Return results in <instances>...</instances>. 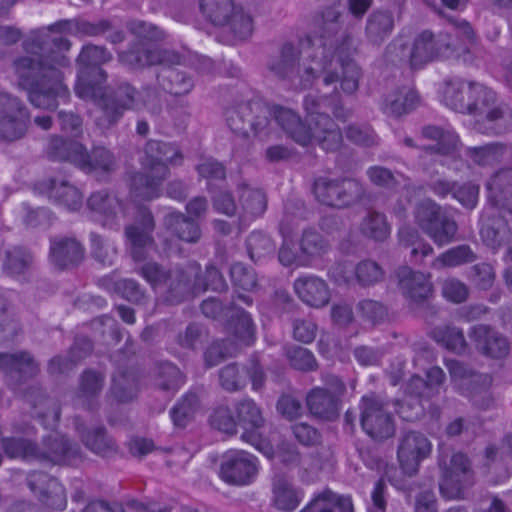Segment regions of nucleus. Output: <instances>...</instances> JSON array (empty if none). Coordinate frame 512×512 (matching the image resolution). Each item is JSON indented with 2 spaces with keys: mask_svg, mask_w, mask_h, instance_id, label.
Segmentation results:
<instances>
[{
  "mask_svg": "<svg viewBox=\"0 0 512 512\" xmlns=\"http://www.w3.org/2000/svg\"><path fill=\"white\" fill-rule=\"evenodd\" d=\"M308 125L291 109L275 106L270 108L258 101H251V116L248 118L249 134L266 137L270 134V117L296 143L305 146L315 140L327 151L338 149L342 143V134L329 117L328 111L341 121L350 116V111L339 103L332 104L328 96L307 95L303 102Z\"/></svg>",
  "mask_w": 512,
  "mask_h": 512,
  "instance_id": "f257e3e1",
  "label": "nucleus"
},
{
  "mask_svg": "<svg viewBox=\"0 0 512 512\" xmlns=\"http://www.w3.org/2000/svg\"><path fill=\"white\" fill-rule=\"evenodd\" d=\"M23 45L31 56L20 57L14 62L20 84L28 90L33 106L55 109L56 98L68 94L59 67L68 65V59L61 52L69 50L71 43L62 36L52 37L49 30L40 29Z\"/></svg>",
  "mask_w": 512,
  "mask_h": 512,
  "instance_id": "f03ea898",
  "label": "nucleus"
},
{
  "mask_svg": "<svg viewBox=\"0 0 512 512\" xmlns=\"http://www.w3.org/2000/svg\"><path fill=\"white\" fill-rule=\"evenodd\" d=\"M267 67L275 77L296 89L310 88L319 77L323 78L326 86L340 79L339 61L320 45H308L300 50L291 43H285L270 58Z\"/></svg>",
  "mask_w": 512,
  "mask_h": 512,
  "instance_id": "7ed1b4c3",
  "label": "nucleus"
},
{
  "mask_svg": "<svg viewBox=\"0 0 512 512\" xmlns=\"http://www.w3.org/2000/svg\"><path fill=\"white\" fill-rule=\"evenodd\" d=\"M181 160L182 155L176 145L158 140L147 141L139 159L143 172L130 176L131 195L148 201L160 197L163 182L170 175L169 165H177Z\"/></svg>",
  "mask_w": 512,
  "mask_h": 512,
  "instance_id": "20e7f679",
  "label": "nucleus"
},
{
  "mask_svg": "<svg viewBox=\"0 0 512 512\" xmlns=\"http://www.w3.org/2000/svg\"><path fill=\"white\" fill-rule=\"evenodd\" d=\"M342 14L333 7H329L316 14L313 20V38L308 39V45L325 46L327 54L339 61V69L342 71L341 88L347 94H352L358 89L361 75L359 67L349 59L351 54L352 39L344 36L341 43L334 39L341 29Z\"/></svg>",
  "mask_w": 512,
  "mask_h": 512,
  "instance_id": "39448f33",
  "label": "nucleus"
},
{
  "mask_svg": "<svg viewBox=\"0 0 512 512\" xmlns=\"http://www.w3.org/2000/svg\"><path fill=\"white\" fill-rule=\"evenodd\" d=\"M142 107L152 113L158 112L160 100L157 91L150 87L138 91L128 83H122L98 99L95 123L102 130L110 129L118 123L125 111Z\"/></svg>",
  "mask_w": 512,
  "mask_h": 512,
  "instance_id": "423d86ee",
  "label": "nucleus"
},
{
  "mask_svg": "<svg viewBox=\"0 0 512 512\" xmlns=\"http://www.w3.org/2000/svg\"><path fill=\"white\" fill-rule=\"evenodd\" d=\"M198 272L199 265L196 263L172 269L154 261L143 264L138 271L153 290L161 294L169 304H178L190 298L193 291L192 279Z\"/></svg>",
  "mask_w": 512,
  "mask_h": 512,
  "instance_id": "0eeeda50",
  "label": "nucleus"
},
{
  "mask_svg": "<svg viewBox=\"0 0 512 512\" xmlns=\"http://www.w3.org/2000/svg\"><path fill=\"white\" fill-rule=\"evenodd\" d=\"M471 111L475 129L484 134L499 135L512 128V110L499 103L494 91L476 82L472 86Z\"/></svg>",
  "mask_w": 512,
  "mask_h": 512,
  "instance_id": "6e6552de",
  "label": "nucleus"
},
{
  "mask_svg": "<svg viewBox=\"0 0 512 512\" xmlns=\"http://www.w3.org/2000/svg\"><path fill=\"white\" fill-rule=\"evenodd\" d=\"M112 55L103 47L95 45L85 46L78 56V79L75 85V93L82 99H91L97 106V101L109 89H103L101 84L106 81V73L100 67L110 61Z\"/></svg>",
  "mask_w": 512,
  "mask_h": 512,
  "instance_id": "1a4fd4ad",
  "label": "nucleus"
},
{
  "mask_svg": "<svg viewBox=\"0 0 512 512\" xmlns=\"http://www.w3.org/2000/svg\"><path fill=\"white\" fill-rule=\"evenodd\" d=\"M419 228L439 247L455 240L458 225L454 218L431 199L419 202L414 212Z\"/></svg>",
  "mask_w": 512,
  "mask_h": 512,
  "instance_id": "9d476101",
  "label": "nucleus"
},
{
  "mask_svg": "<svg viewBox=\"0 0 512 512\" xmlns=\"http://www.w3.org/2000/svg\"><path fill=\"white\" fill-rule=\"evenodd\" d=\"M439 465L442 478L440 492L447 499H460L464 492L473 484V472L467 457L461 453L453 454L449 459L443 454Z\"/></svg>",
  "mask_w": 512,
  "mask_h": 512,
  "instance_id": "9b49d317",
  "label": "nucleus"
},
{
  "mask_svg": "<svg viewBox=\"0 0 512 512\" xmlns=\"http://www.w3.org/2000/svg\"><path fill=\"white\" fill-rule=\"evenodd\" d=\"M313 190L319 202L337 208L357 202L364 194L362 184L351 178L319 177L314 182Z\"/></svg>",
  "mask_w": 512,
  "mask_h": 512,
  "instance_id": "f8f14e48",
  "label": "nucleus"
},
{
  "mask_svg": "<svg viewBox=\"0 0 512 512\" xmlns=\"http://www.w3.org/2000/svg\"><path fill=\"white\" fill-rule=\"evenodd\" d=\"M450 46V42L444 39L443 34L434 39L430 31H423L414 39L410 48L404 47L399 40H394L388 46V50L401 48L400 58H407L413 68H418L437 56H449Z\"/></svg>",
  "mask_w": 512,
  "mask_h": 512,
  "instance_id": "ddd939ff",
  "label": "nucleus"
},
{
  "mask_svg": "<svg viewBox=\"0 0 512 512\" xmlns=\"http://www.w3.org/2000/svg\"><path fill=\"white\" fill-rule=\"evenodd\" d=\"M448 368L452 380L471 398L475 406L485 410L492 404L489 393L492 378L488 374L476 373L457 361H451Z\"/></svg>",
  "mask_w": 512,
  "mask_h": 512,
  "instance_id": "4468645a",
  "label": "nucleus"
},
{
  "mask_svg": "<svg viewBox=\"0 0 512 512\" xmlns=\"http://www.w3.org/2000/svg\"><path fill=\"white\" fill-rule=\"evenodd\" d=\"M259 471L258 459L244 450H229L223 456L220 468L221 478L233 485L251 484Z\"/></svg>",
  "mask_w": 512,
  "mask_h": 512,
  "instance_id": "2eb2a0df",
  "label": "nucleus"
},
{
  "mask_svg": "<svg viewBox=\"0 0 512 512\" xmlns=\"http://www.w3.org/2000/svg\"><path fill=\"white\" fill-rule=\"evenodd\" d=\"M154 229L155 222L151 211L147 208H139L135 222L125 227V237L134 261L146 259L147 250L154 244L152 235Z\"/></svg>",
  "mask_w": 512,
  "mask_h": 512,
  "instance_id": "dca6fc26",
  "label": "nucleus"
},
{
  "mask_svg": "<svg viewBox=\"0 0 512 512\" xmlns=\"http://www.w3.org/2000/svg\"><path fill=\"white\" fill-rule=\"evenodd\" d=\"M432 451L429 439L419 432L406 433L399 442L397 458L400 469L409 475H415L420 463L427 458Z\"/></svg>",
  "mask_w": 512,
  "mask_h": 512,
  "instance_id": "f3484780",
  "label": "nucleus"
},
{
  "mask_svg": "<svg viewBox=\"0 0 512 512\" xmlns=\"http://www.w3.org/2000/svg\"><path fill=\"white\" fill-rule=\"evenodd\" d=\"M28 113L17 98L0 93V138L14 141L26 131Z\"/></svg>",
  "mask_w": 512,
  "mask_h": 512,
  "instance_id": "a211bd4d",
  "label": "nucleus"
},
{
  "mask_svg": "<svg viewBox=\"0 0 512 512\" xmlns=\"http://www.w3.org/2000/svg\"><path fill=\"white\" fill-rule=\"evenodd\" d=\"M87 206L103 227H119L120 219L126 215L125 204L107 190L92 193Z\"/></svg>",
  "mask_w": 512,
  "mask_h": 512,
  "instance_id": "6ab92c4d",
  "label": "nucleus"
},
{
  "mask_svg": "<svg viewBox=\"0 0 512 512\" xmlns=\"http://www.w3.org/2000/svg\"><path fill=\"white\" fill-rule=\"evenodd\" d=\"M331 273L337 282L349 283L355 280L362 287L374 286L384 280L385 272L379 263L364 259L357 263L353 273L347 263H339L332 268Z\"/></svg>",
  "mask_w": 512,
  "mask_h": 512,
  "instance_id": "aec40b11",
  "label": "nucleus"
},
{
  "mask_svg": "<svg viewBox=\"0 0 512 512\" xmlns=\"http://www.w3.org/2000/svg\"><path fill=\"white\" fill-rule=\"evenodd\" d=\"M119 60L130 68H142L156 64L167 66L179 64L181 56L174 51L146 47L142 43L141 47H133L128 51L119 53Z\"/></svg>",
  "mask_w": 512,
  "mask_h": 512,
  "instance_id": "412c9836",
  "label": "nucleus"
},
{
  "mask_svg": "<svg viewBox=\"0 0 512 512\" xmlns=\"http://www.w3.org/2000/svg\"><path fill=\"white\" fill-rule=\"evenodd\" d=\"M422 138L434 142L431 145L416 144L411 137H405L403 144L410 148H419L428 154L448 155L456 150L459 139L451 130L437 126H426L422 129Z\"/></svg>",
  "mask_w": 512,
  "mask_h": 512,
  "instance_id": "4be33fe9",
  "label": "nucleus"
},
{
  "mask_svg": "<svg viewBox=\"0 0 512 512\" xmlns=\"http://www.w3.org/2000/svg\"><path fill=\"white\" fill-rule=\"evenodd\" d=\"M239 226H247L261 217L267 209L266 194L258 188L245 183L238 185Z\"/></svg>",
  "mask_w": 512,
  "mask_h": 512,
  "instance_id": "5701e85b",
  "label": "nucleus"
},
{
  "mask_svg": "<svg viewBox=\"0 0 512 512\" xmlns=\"http://www.w3.org/2000/svg\"><path fill=\"white\" fill-rule=\"evenodd\" d=\"M469 337L478 351L491 358H502L509 352L507 339L489 325L478 324L473 326L469 332Z\"/></svg>",
  "mask_w": 512,
  "mask_h": 512,
  "instance_id": "b1692460",
  "label": "nucleus"
},
{
  "mask_svg": "<svg viewBox=\"0 0 512 512\" xmlns=\"http://www.w3.org/2000/svg\"><path fill=\"white\" fill-rule=\"evenodd\" d=\"M75 149L76 166L85 172L103 175L110 174L117 168L116 157L105 147H95L90 153L86 152L83 145H76Z\"/></svg>",
  "mask_w": 512,
  "mask_h": 512,
  "instance_id": "393cba45",
  "label": "nucleus"
},
{
  "mask_svg": "<svg viewBox=\"0 0 512 512\" xmlns=\"http://www.w3.org/2000/svg\"><path fill=\"white\" fill-rule=\"evenodd\" d=\"M398 286L403 295L414 302L424 300L432 293L430 274L413 271L404 266L397 271Z\"/></svg>",
  "mask_w": 512,
  "mask_h": 512,
  "instance_id": "a878e982",
  "label": "nucleus"
},
{
  "mask_svg": "<svg viewBox=\"0 0 512 512\" xmlns=\"http://www.w3.org/2000/svg\"><path fill=\"white\" fill-rule=\"evenodd\" d=\"M263 418H211L210 426L223 435L232 436L242 429V440L256 445L259 442Z\"/></svg>",
  "mask_w": 512,
  "mask_h": 512,
  "instance_id": "bb28decb",
  "label": "nucleus"
},
{
  "mask_svg": "<svg viewBox=\"0 0 512 512\" xmlns=\"http://www.w3.org/2000/svg\"><path fill=\"white\" fill-rule=\"evenodd\" d=\"M488 198L499 209L512 216V168L495 173L487 183Z\"/></svg>",
  "mask_w": 512,
  "mask_h": 512,
  "instance_id": "cd10ccee",
  "label": "nucleus"
},
{
  "mask_svg": "<svg viewBox=\"0 0 512 512\" xmlns=\"http://www.w3.org/2000/svg\"><path fill=\"white\" fill-rule=\"evenodd\" d=\"M0 369L10 377L28 379L39 372V364L27 351L0 353Z\"/></svg>",
  "mask_w": 512,
  "mask_h": 512,
  "instance_id": "c85d7f7f",
  "label": "nucleus"
},
{
  "mask_svg": "<svg viewBox=\"0 0 512 512\" xmlns=\"http://www.w3.org/2000/svg\"><path fill=\"white\" fill-rule=\"evenodd\" d=\"M37 188L69 210H77L82 205L81 193L65 179L51 178L39 183Z\"/></svg>",
  "mask_w": 512,
  "mask_h": 512,
  "instance_id": "c756f323",
  "label": "nucleus"
},
{
  "mask_svg": "<svg viewBox=\"0 0 512 512\" xmlns=\"http://www.w3.org/2000/svg\"><path fill=\"white\" fill-rule=\"evenodd\" d=\"M476 82L455 78L445 83L443 102L446 106L460 113L471 111L472 86Z\"/></svg>",
  "mask_w": 512,
  "mask_h": 512,
  "instance_id": "7c9ffc66",
  "label": "nucleus"
},
{
  "mask_svg": "<svg viewBox=\"0 0 512 512\" xmlns=\"http://www.w3.org/2000/svg\"><path fill=\"white\" fill-rule=\"evenodd\" d=\"M299 298L313 307H322L329 302L330 293L326 283L316 276L299 277L294 282Z\"/></svg>",
  "mask_w": 512,
  "mask_h": 512,
  "instance_id": "2f4dec72",
  "label": "nucleus"
},
{
  "mask_svg": "<svg viewBox=\"0 0 512 512\" xmlns=\"http://www.w3.org/2000/svg\"><path fill=\"white\" fill-rule=\"evenodd\" d=\"M84 257L83 246L74 238H60L51 242L50 259L59 268L79 264Z\"/></svg>",
  "mask_w": 512,
  "mask_h": 512,
  "instance_id": "473e14b6",
  "label": "nucleus"
},
{
  "mask_svg": "<svg viewBox=\"0 0 512 512\" xmlns=\"http://www.w3.org/2000/svg\"><path fill=\"white\" fill-rule=\"evenodd\" d=\"M418 104V96L410 87L403 86L385 95L381 104L384 114L398 118L410 113Z\"/></svg>",
  "mask_w": 512,
  "mask_h": 512,
  "instance_id": "72a5a7b5",
  "label": "nucleus"
},
{
  "mask_svg": "<svg viewBox=\"0 0 512 512\" xmlns=\"http://www.w3.org/2000/svg\"><path fill=\"white\" fill-rule=\"evenodd\" d=\"M395 26L392 12L387 10L373 11L367 18L365 35L373 45H380L387 39Z\"/></svg>",
  "mask_w": 512,
  "mask_h": 512,
  "instance_id": "f704fd0d",
  "label": "nucleus"
},
{
  "mask_svg": "<svg viewBox=\"0 0 512 512\" xmlns=\"http://www.w3.org/2000/svg\"><path fill=\"white\" fill-rule=\"evenodd\" d=\"M480 233L483 242L494 251L506 244L512 235L508 220L494 213L483 222Z\"/></svg>",
  "mask_w": 512,
  "mask_h": 512,
  "instance_id": "c9c22d12",
  "label": "nucleus"
},
{
  "mask_svg": "<svg viewBox=\"0 0 512 512\" xmlns=\"http://www.w3.org/2000/svg\"><path fill=\"white\" fill-rule=\"evenodd\" d=\"M46 484L47 489L42 492V501L49 507L56 510H63L66 507L67 499L64 487L54 478H49L42 473L33 474L29 477L28 484L32 491H36L37 483Z\"/></svg>",
  "mask_w": 512,
  "mask_h": 512,
  "instance_id": "e433bc0d",
  "label": "nucleus"
},
{
  "mask_svg": "<svg viewBox=\"0 0 512 512\" xmlns=\"http://www.w3.org/2000/svg\"><path fill=\"white\" fill-rule=\"evenodd\" d=\"M300 512H352L350 497L326 489L316 495Z\"/></svg>",
  "mask_w": 512,
  "mask_h": 512,
  "instance_id": "4c0bfd02",
  "label": "nucleus"
},
{
  "mask_svg": "<svg viewBox=\"0 0 512 512\" xmlns=\"http://www.w3.org/2000/svg\"><path fill=\"white\" fill-rule=\"evenodd\" d=\"M104 377L95 371H85L79 384V390L75 398V406L83 407L86 411H93L94 398L100 393L103 388Z\"/></svg>",
  "mask_w": 512,
  "mask_h": 512,
  "instance_id": "58836bf2",
  "label": "nucleus"
},
{
  "mask_svg": "<svg viewBox=\"0 0 512 512\" xmlns=\"http://www.w3.org/2000/svg\"><path fill=\"white\" fill-rule=\"evenodd\" d=\"M157 79L163 90L174 96L187 95L194 87V81L189 75L171 67H163Z\"/></svg>",
  "mask_w": 512,
  "mask_h": 512,
  "instance_id": "ea45409f",
  "label": "nucleus"
},
{
  "mask_svg": "<svg viewBox=\"0 0 512 512\" xmlns=\"http://www.w3.org/2000/svg\"><path fill=\"white\" fill-rule=\"evenodd\" d=\"M306 402L312 416H336L340 411L339 398L324 388L312 389Z\"/></svg>",
  "mask_w": 512,
  "mask_h": 512,
  "instance_id": "a19ab883",
  "label": "nucleus"
},
{
  "mask_svg": "<svg viewBox=\"0 0 512 512\" xmlns=\"http://www.w3.org/2000/svg\"><path fill=\"white\" fill-rule=\"evenodd\" d=\"M477 259L476 253L469 245L462 244L452 247L438 255L432 262L430 267L434 270H442L445 268H455L461 265L472 263Z\"/></svg>",
  "mask_w": 512,
  "mask_h": 512,
  "instance_id": "79ce46f5",
  "label": "nucleus"
},
{
  "mask_svg": "<svg viewBox=\"0 0 512 512\" xmlns=\"http://www.w3.org/2000/svg\"><path fill=\"white\" fill-rule=\"evenodd\" d=\"M359 231L366 238L382 242L390 236L391 228L383 213L369 210L360 222Z\"/></svg>",
  "mask_w": 512,
  "mask_h": 512,
  "instance_id": "37998d69",
  "label": "nucleus"
},
{
  "mask_svg": "<svg viewBox=\"0 0 512 512\" xmlns=\"http://www.w3.org/2000/svg\"><path fill=\"white\" fill-rule=\"evenodd\" d=\"M164 225L180 240L186 242H197L201 236L199 226L181 213L172 212L166 215Z\"/></svg>",
  "mask_w": 512,
  "mask_h": 512,
  "instance_id": "c03bdc74",
  "label": "nucleus"
},
{
  "mask_svg": "<svg viewBox=\"0 0 512 512\" xmlns=\"http://www.w3.org/2000/svg\"><path fill=\"white\" fill-rule=\"evenodd\" d=\"M297 224V220L294 217H291L286 212L283 216L279 230L284 237L283 244L279 250L278 258L282 265L291 266H306V262L301 261V251H295L293 249V244L287 240V237L292 232L293 227Z\"/></svg>",
  "mask_w": 512,
  "mask_h": 512,
  "instance_id": "a18cd8bd",
  "label": "nucleus"
},
{
  "mask_svg": "<svg viewBox=\"0 0 512 512\" xmlns=\"http://www.w3.org/2000/svg\"><path fill=\"white\" fill-rule=\"evenodd\" d=\"M510 154V148L501 143H491L485 146L467 147L465 149V155L478 165L499 162Z\"/></svg>",
  "mask_w": 512,
  "mask_h": 512,
  "instance_id": "49530a36",
  "label": "nucleus"
},
{
  "mask_svg": "<svg viewBox=\"0 0 512 512\" xmlns=\"http://www.w3.org/2000/svg\"><path fill=\"white\" fill-rule=\"evenodd\" d=\"M92 351V343L86 337H78L75 339L71 348V358L69 360L62 357H55L50 360L48 371L50 374L63 373L70 369L73 364L86 357Z\"/></svg>",
  "mask_w": 512,
  "mask_h": 512,
  "instance_id": "de8ad7c7",
  "label": "nucleus"
},
{
  "mask_svg": "<svg viewBox=\"0 0 512 512\" xmlns=\"http://www.w3.org/2000/svg\"><path fill=\"white\" fill-rule=\"evenodd\" d=\"M273 495L275 506L284 511L294 510L303 498L302 493L284 478H277L274 481Z\"/></svg>",
  "mask_w": 512,
  "mask_h": 512,
  "instance_id": "09e8293b",
  "label": "nucleus"
},
{
  "mask_svg": "<svg viewBox=\"0 0 512 512\" xmlns=\"http://www.w3.org/2000/svg\"><path fill=\"white\" fill-rule=\"evenodd\" d=\"M432 338L446 349L462 353L466 350L467 342L462 329L453 325L435 327L431 332Z\"/></svg>",
  "mask_w": 512,
  "mask_h": 512,
  "instance_id": "8fccbe9b",
  "label": "nucleus"
},
{
  "mask_svg": "<svg viewBox=\"0 0 512 512\" xmlns=\"http://www.w3.org/2000/svg\"><path fill=\"white\" fill-rule=\"evenodd\" d=\"M329 248L328 241L321 234L315 231H304L299 243L301 261L308 265L313 259L326 254Z\"/></svg>",
  "mask_w": 512,
  "mask_h": 512,
  "instance_id": "3c124183",
  "label": "nucleus"
},
{
  "mask_svg": "<svg viewBox=\"0 0 512 512\" xmlns=\"http://www.w3.org/2000/svg\"><path fill=\"white\" fill-rule=\"evenodd\" d=\"M80 435L86 447L98 455L105 457L116 450L113 440L101 427H92L86 430H81Z\"/></svg>",
  "mask_w": 512,
  "mask_h": 512,
  "instance_id": "603ef678",
  "label": "nucleus"
},
{
  "mask_svg": "<svg viewBox=\"0 0 512 512\" xmlns=\"http://www.w3.org/2000/svg\"><path fill=\"white\" fill-rule=\"evenodd\" d=\"M251 102H241L225 110V121L235 134L249 136L248 118L251 116Z\"/></svg>",
  "mask_w": 512,
  "mask_h": 512,
  "instance_id": "864d4df0",
  "label": "nucleus"
},
{
  "mask_svg": "<svg viewBox=\"0 0 512 512\" xmlns=\"http://www.w3.org/2000/svg\"><path fill=\"white\" fill-rule=\"evenodd\" d=\"M232 0H200L202 13L215 25H225L234 10Z\"/></svg>",
  "mask_w": 512,
  "mask_h": 512,
  "instance_id": "5fc2aeb1",
  "label": "nucleus"
},
{
  "mask_svg": "<svg viewBox=\"0 0 512 512\" xmlns=\"http://www.w3.org/2000/svg\"><path fill=\"white\" fill-rule=\"evenodd\" d=\"M246 246L250 258L255 262L272 255L275 251L272 239L261 231L252 232L246 240Z\"/></svg>",
  "mask_w": 512,
  "mask_h": 512,
  "instance_id": "6e6d98bb",
  "label": "nucleus"
},
{
  "mask_svg": "<svg viewBox=\"0 0 512 512\" xmlns=\"http://www.w3.org/2000/svg\"><path fill=\"white\" fill-rule=\"evenodd\" d=\"M32 260L33 257L29 251L14 247L6 251L3 269L7 274L19 275L29 269Z\"/></svg>",
  "mask_w": 512,
  "mask_h": 512,
  "instance_id": "4d7b16f0",
  "label": "nucleus"
},
{
  "mask_svg": "<svg viewBox=\"0 0 512 512\" xmlns=\"http://www.w3.org/2000/svg\"><path fill=\"white\" fill-rule=\"evenodd\" d=\"M364 432L374 440H384L395 434L392 418H360Z\"/></svg>",
  "mask_w": 512,
  "mask_h": 512,
  "instance_id": "13d9d810",
  "label": "nucleus"
},
{
  "mask_svg": "<svg viewBox=\"0 0 512 512\" xmlns=\"http://www.w3.org/2000/svg\"><path fill=\"white\" fill-rule=\"evenodd\" d=\"M46 448L44 453L38 454V458L48 459L53 463L65 462L72 452L68 440L58 433L47 439Z\"/></svg>",
  "mask_w": 512,
  "mask_h": 512,
  "instance_id": "bf43d9fd",
  "label": "nucleus"
},
{
  "mask_svg": "<svg viewBox=\"0 0 512 512\" xmlns=\"http://www.w3.org/2000/svg\"><path fill=\"white\" fill-rule=\"evenodd\" d=\"M76 145H81L76 141H66L58 136H53L47 146L48 156L57 161H69L76 166Z\"/></svg>",
  "mask_w": 512,
  "mask_h": 512,
  "instance_id": "052dcab7",
  "label": "nucleus"
},
{
  "mask_svg": "<svg viewBox=\"0 0 512 512\" xmlns=\"http://www.w3.org/2000/svg\"><path fill=\"white\" fill-rule=\"evenodd\" d=\"M398 406L399 402H385L384 399L376 394H369L362 397L361 400V416H392L393 413H402V410L395 409L394 411L389 410V406Z\"/></svg>",
  "mask_w": 512,
  "mask_h": 512,
  "instance_id": "680f3d73",
  "label": "nucleus"
},
{
  "mask_svg": "<svg viewBox=\"0 0 512 512\" xmlns=\"http://www.w3.org/2000/svg\"><path fill=\"white\" fill-rule=\"evenodd\" d=\"M156 385L162 390H176L184 384L185 379L181 371L174 364L162 363L157 370Z\"/></svg>",
  "mask_w": 512,
  "mask_h": 512,
  "instance_id": "e2e57ef3",
  "label": "nucleus"
},
{
  "mask_svg": "<svg viewBox=\"0 0 512 512\" xmlns=\"http://www.w3.org/2000/svg\"><path fill=\"white\" fill-rule=\"evenodd\" d=\"M109 28V24L106 21H101L99 23H89V22H72V21H64L57 23L51 26L49 29L57 30L59 32L70 31L75 32L81 35L88 36H96L101 33H104Z\"/></svg>",
  "mask_w": 512,
  "mask_h": 512,
  "instance_id": "0e129e2a",
  "label": "nucleus"
},
{
  "mask_svg": "<svg viewBox=\"0 0 512 512\" xmlns=\"http://www.w3.org/2000/svg\"><path fill=\"white\" fill-rule=\"evenodd\" d=\"M90 239L93 257L104 265H112L117 255L114 243L96 233H91Z\"/></svg>",
  "mask_w": 512,
  "mask_h": 512,
  "instance_id": "69168bd1",
  "label": "nucleus"
},
{
  "mask_svg": "<svg viewBox=\"0 0 512 512\" xmlns=\"http://www.w3.org/2000/svg\"><path fill=\"white\" fill-rule=\"evenodd\" d=\"M225 25H229L231 31L240 39L249 37L253 31L252 17L245 13L241 7H234L229 21Z\"/></svg>",
  "mask_w": 512,
  "mask_h": 512,
  "instance_id": "338daca9",
  "label": "nucleus"
},
{
  "mask_svg": "<svg viewBox=\"0 0 512 512\" xmlns=\"http://www.w3.org/2000/svg\"><path fill=\"white\" fill-rule=\"evenodd\" d=\"M369 180L380 187L394 188L401 184V180L406 181V178L401 173L394 174L391 170L382 166H372L367 170Z\"/></svg>",
  "mask_w": 512,
  "mask_h": 512,
  "instance_id": "774afa93",
  "label": "nucleus"
}]
</instances>
